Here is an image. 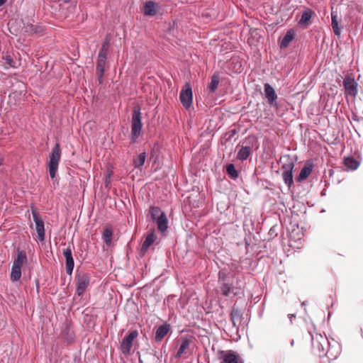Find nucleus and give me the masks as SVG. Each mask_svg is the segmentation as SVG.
<instances>
[{
  "instance_id": "obj_15",
  "label": "nucleus",
  "mask_w": 363,
  "mask_h": 363,
  "mask_svg": "<svg viewBox=\"0 0 363 363\" xmlns=\"http://www.w3.org/2000/svg\"><path fill=\"white\" fill-rule=\"evenodd\" d=\"M157 4L152 1H146L143 5V13L145 16H153L157 14Z\"/></svg>"
},
{
  "instance_id": "obj_27",
  "label": "nucleus",
  "mask_w": 363,
  "mask_h": 363,
  "mask_svg": "<svg viewBox=\"0 0 363 363\" xmlns=\"http://www.w3.org/2000/svg\"><path fill=\"white\" fill-rule=\"evenodd\" d=\"M344 164L350 170H355L359 167V162L352 157L345 158Z\"/></svg>"
},
{
  "instance_id": "obj_19",
  "label": "nucleus",
  "mask_w": 363,
  "mask_h": 363,
  "mask_svg": "<svg viewBox=\"0 0 363 363\" xmlns=\"http://www.w3.org/2000/svg\"><path fill=\"white\" fill-rule=\"evenodd\" d=\"M331 26L334 32V34L337 36L340 35L342 28L339 26L338 17L337 13L331 12Z\"/></svg>"
},
{
  "instance_id": "obj_34",
  "label": "nucleus",
  "mask_w": 363,
  "mask_h": 363,
  "mask_svg": "<svg viewBox=\"0 0 363 363\" xmlns=\"http://www.w3.org/2000/svg\"><path fill=\"white\" fill-rule=\"evenodd\" d=\"M220 291L223 296H228L233 291V287L228 284L223 283L220 286Z\"/></svg>"
},
{
  "instance_id": "obj_32",
  "label": "nucleus",
  "mask_w": 363,
  "mask_h": 363,
  "mask_svg": "<svg viewBox=\"0 0 363 363\" xmlns=\"http://www.w3.org/2000/svg\"><path fill=\"white\" fill-rule=\"evenodd\" d=\"M146 158L145 152L140 153L138 157L134 160L133 164L135 167H140L145 163Z\"/></svg>"
},
{
  "instance_id": "obj_39",
  "label": "nucleus",
  "mask_w": 363,
  "mask_h": 363,
  "mask_svg": "<svg viewBox=\"0 0 363 363\" xmlns=\"http://www.w3.org/2000/svg\"><path fill=\"white\" fill-rule=\"evenodd\" d=\"M65 3H69L71 0H63Z\"/></svg>"
},
{
  "instance_id": "obj_25",
  "label": "nucleus",
  "mask_w": 363,
  "mask_h": 363,
  "mask_svg": "<svg viewBox=\"0 0 363 363\" xmlns=\"http://www.w3.org/2000/svg\"><path fill=\"white\" fill-rule=\"evenodd\" d=\"M113 230L111 228H106L102 233V238L107 246H110L112 242Z\"/></svg>"
},
{
  "instance_id": "obj_13",
  "label": "nucleus",
  "mask_w": 363,
  "mask_h": 363,
  "mask_svg": "<svg viewBox=\"0 0 363 363\" xmlns=\"http://www.w3.org/2000/svg\"><path fill=\"white\" fill-rule=\"evenodd\" d=\"M63 255L66 261V272L68 275H71L74 267V262L72 257V250L69 247L63 250Z\"/></svg>"
},
{
  "instance_id": "obj_4",
  "label": "nucleus",
  "mask_w": 363,
  "mask_h": 363,
  "mask_svg": "<svg viewBox=\"0 0 363 363\" xmlns=\"http://www.w3.org/2000/svg\"><path fill=\"white\" fill-rule=\"evenodd\" d=\"M217 357L220 363H243L239 355L233 350H218Z\"/></svg>"
},
{
  "instance_id": "obj_37",
  "label": "nucleus",
  "mask_w": 363,
  "mask_h": 363,
  "mask_svg": "<svg viewBox=\"0 0 363 363\" xmlns=\"http://www.w3.org/2000/svg\"><path fill=\"white\" fill-rule=\"evenodd\" d=\"M6 0H0V6H3L6 3Z\"/></svg>"
},
{
  "instance_id": "obj_31",
  "label": "nucleus",
  "mask_w": 363,
  "mask_h": 363,
  "mask_svg": "<svg viewBox=\"0 0 363 363\" xmlns=\"http://www.w3.org/2000/svg\"><path fill=\"white\" fill-rule=\"evenodd\" d=\"M168 220L166 215L163 212H160V233H164L168 228Z\"/></svg>"
},
{
  "instance_id": "obj_7",
  "label": "nucleus",
  "mask_w": 363,
  "mask_h": 363,
  "mask_svg": "<svg viewBox=\"0 0 363 363\" xmlns=\"http://www.w3.org/2000/svg\"><path fill=\"white\" fill-rule=\"evenodd\" d=\"M138 336L137 330H132L130 333L125 336L121 343V350L123 354L128 355L130 354V350L133 346V340Z\"/></svg>"
},
{
  "instance_id": "obj_20",
  "label": "nucleus",
  "mask_w": 363,
  "mask_h": 363,
  "mask_svg": "<svg viewBox=\"0 0 363 363\" xmlns=\"http://www.w3.org/2000/svg\"><path fill=\"white\" fill-rule=\"evenodd\" d=\"M314 15V12L311 9H307L302 13L301 17L298 21V25L306 26L308 25L310 20Z\"/></svg>"
},
{
  "instance_id": "obj_41",
  "label": "nucleus",
  "mask_w": 363,
  "mask_h": 363,
  "mask_svg": "<svg viewBox=\"0 0 363 363\" xmlns=\"http://www.w3.org/2000/svg\"><path fill=\"white\" fill-rule=\"evenodd\" d=\"M289 318H292V317H294V315L293 314H290V315H289Z\"/></svg>"
},
{
  "instance_id": "obj_1",
  "label": "nucleus",
  "mask_w": 363,
  "mask_h": 363,
  "mask_svg": "<svg viewBox=\"0 0 363 363\" xmlns=\"http://www.w3.org/2000/svg\"><path fill=\"white\" fill-rule=\"evenodd\" d=\"M142 126L143 123L140 108L139 106H135L133 108L131 119L130 139L133 143H135L137 139L139 138L141 133Z\"/></svg>"
},
{
  "instance_id": "obj_12",
  "label": "nucleus",
  "mask_w": 363,
  "mask_h": 363,
  "mask_svg": "<svg viewBox=\"0 0 363 363\" xmlns=\"http://www.w3.org/2000/svg\"><path fill=\"white\" fill-rule=\"evenodd\" d=\"M311 335L312 347L317 350L319 352L325 350V346L328 344V340L325 337L320 334L316 333Z\"/></svg>"
},
{
  "instance_id": "obj_16",
  "label": "nucleus",
  "mask_w": 363,
  "mask_h": 363,
  "mask_svg": "<svg viewBox=\"0 0 363 363\" xmlns=\"http://www.w3.org/2000/svg\"><path fill=\"white\" fill-rule=\"evenodd\" d=\"M106 59L107 58H102V57H98L97 63H96V72H97V77H98L99 84L102 83L104 74V71H105V67H106Z\"/></svg>"
},
{
  "instance_id": "obj_38",
  "label": "nucleus",
  "mask_w": 363,
  "mask_h": 363,
  "mask_svg": "<svg viewBox=\"0 0 363 363\" xmlns=\"http://www.w3.org/2000/svg\"><path fill=\"white\" fill-rule=\"evenodd\" d=\"M242 70V68H241V65L240 64L239 65V67L236 69V72H240Z\"/></svg>"
},
{
  "instance_id": "obj_14",
  "label": "nucleus",
  "mask_w": 363,
  "mask_h": 363,
  "mask_svg": "<svg viewBox=\"0 0 363 363\" xmlns=\"http://www.w3.org/2000/svg\"><path fill=\"white\" fill-rule=\"evenodd\" d=\"M313 169V165L311 163L306 162L303 167L301 169L299 174L296 177V181L301 182L306 179L311 174Z\"/></svg>"
},
{
  "instance_id": "obj_8",
  "label": "nucleus",
  "mask_w": 363,
  "mask_h": 363,
  "mask_svg": "<svg viewBox=\"0 0 363 363\" xmlns=\"http://www.w3.org/2000/svg\"><path fill=\"white\" fill-rule=\"evenodd\" d=\"M294 167V164L291 161H289L287 163H285L282 165V177L284 181V183L289 186L291 187L293 184V169Z\"/></svg>"
},
{
  "instance_id": "obj_29",
  "label": "nucleus",
  "mask_w": 363,
  "mask_h": 363,
  "mask_svg": "<svg viewBox=\"0 0 363 363\" xmlns=\"http://www.w3.org/2000/svg\"><path fill=\"white\" fill-rule=\"evenodd\" d=\"M108 47H109V41H108V40H106L101 45V48L100 49L98 57H102V58H107V55H108Z\"/></svg>"
},
{
  "instance_id": "obj_2",
  "label": "nucleus",
  "mask_w": 363,
  "mask_h": 363,
  "mask_svg": "<svg viewBox=\"0 0 363 363\" xmlns=\"http://www.w3.org/2000/svg\"><path fill=\"white\" fill-rule=\"evenodd\" d=\"M61 157V150L59 143H56L52 148L49 157L48 169L52 179L55 177Z\"/></svg>"
},
{
  "instance_id": "obj_10",
  "label": "nucleus",
  "mask_w": 363,
  "mask_h": 363,
  "mask_svg": "<svg viewBox=\"0 0 363 363\" xmlns=\"http://www.w3.org/2000/svg\"><path fill=\"white\" fill-rule=\"evenodd\" d=\"M180 101L182 105L189 108L192 104V90L189 84H186L180 92Z\"/></svg>"
},
{
  "instance_id": "obj_26",
  "label": "nucleus",
  "mask_w": 363,
  "mask_h": 363,
  "mask_svg": "<svg viewBox=\"0 0 363 363\" xmlns=\"http://www.w3.org/2000/svg\"><path fill=\"white\" fill-rule=\"evenodd\" d=\"M242 313L238 308H233L230 313V319L234 326L240 322Z\"/></svg>"
},
{
  "instance_id": "obj_21",
  "label": "nucleus",
  "mask_w": 363,
  "mask_h": 363,
  "mask_svg": "<svg viewBox=\"0 0 363 363\" xmlns=\"http://www.w3.org/2000/svg\"><path fill=\"white\" fill-rule=\"evenodd\" d=\"M295 37V33L292 30H289L285 35L283 37L281 43H280V48H286L289 43L294 39Z\"/></svg>"
},
{
  "instance_id": "obj_28",
  "label": "nucleus",
  "mask_w": 363,
  "mask_h": 363,
  "mask_svg": "<svg viewBox=\"0 0 363 363\" xmlns=\"http://www.w3.org/2000/svg\"><path fill=\"white\" fill-rule=\"evenodd\" d=\"M21 277V268L12 266L11 272V280L12 281H18Z\"/></svg>"
},
{
  "instance_id": "obj_6",
  "label": "nucleus",
  "mask_w": 363,
  "mask_h": 363,
  "mask_svg": "<svg viewBox=\"0 0 363 363\" xmlns=\"http://www.w3.org/2000/svg\"><path fill=\"white\" fill-rule=\"evenodd\" d=\"M342 84L345 88L346 97L350 96L352 98H355L358 92V84L355 79L347 74L344 78Z\"/></svg>"
},
{
  "instance_id": "obj_9",
  "label": "nucleus",
  "mask_w": 363,
  "mask_h": 363,
  "mask_svg": "<svg viewBox=\"0 0 363 363\" xmlns=\"http://www.w3.org/2000/svg\"><path fill=\"white\" fill-rule=\"evenodd\" d=\"M32 216L35 222V228L37 232L38 239L40 242H43L44 241L45 237L44 222L40 217L39 214L33 210L32 211Z\"/></svg>"
},
{
  "instance_id": "obj_24",
  "label": "nucleus",
  "mask_w": 363,
  "mask_h": 363,
  "mask_svg": "<svg viewBox=\"0 0 363 363\" xmlns=\"http://www.w3.org/2000/svg\"><path fill=\"white\" fill-rule=\"evenodd\" d=\"M154 241L155 234L154 232L152 231L147 235L146 238L142 245L141 251L143 252L147 251L149 247L154 242Z\"/></svg>"
},
{
  "instance_id": "obj_36",
  "label": "nucleus",
  "mask_w": 363,
  "mask_h": 363,
  "mask_svg": "<svg viewBox=\"0 0 363 363\" xmlns=\"http://www.w3.org/2000/svg\"><path fill=\"white\" fill-rule=\"evenodd\" d=\"M4 59L6 60V63L8 64L10 67H15L14 62L11 56L8 55Z\"/></svg>"
},
{
  "instance_id": "obj_22",
  "label": "nucleus",
  "mask_w": 363,
  "mask_h": 363,
  "mask_svg": "<svg viewBox=\"0 0 363 363\" xmlns=\"http://www.w3.org/2000/svg\"><path fill=\"white\" fill-rule=\"evenodd\" d=\"M27 260L26 254L24 251H18L17 256L13 262L12 266L22 267L23 264Z\"/></svg>"
},
{
  "instance_id": "obj_40",
  "label": "nucleus",
  "mask_w": 363,
  "mask_h": 363,
  "mask_svg": "<svg viewBox=\"0 0 363 363\" xmlns=\"http://www.w3.org/2000/svg\"><path fill=\"white\" fill-rule=\"evenodd\" d=\"M294 343V341L292 340L291 342V345L293 346Z\"/></svg>"
},
{
  "instance_id": "obj_35",
  "label": "nucleus",
  "mask_w": 363,
  "mask_h": 363,
  "mask_svg": "<svg viewBox=\"0 0 363 363\" xmlns=\"http://www.w3.org/2000/svg\"><path fill=\"white\" fill-rule=\"evenodd\" d=\"M171 325L168 323L160 325V340L171 331Z\"/></svg>"
},
{
  "instance_id": "obj_11",
  "label": "nucleus",
  "mask_w": 363,
  "mask_h": 363,
  "mask_svg": "<svg viewBox=\"0 0 363 363\" xmlns=\"http://www.w3.org/2000/svg\"><path fill=\"white\" fill-rule=\"evenodd\" d=\"M264 91L268 104L274 108H278L277 95L274 88L268 83L264 84Z\"/></svg>"
},
{
  "instance_id": "obj_23",
  "label": "nucleus",
  "mask_w": 363,
  "mask_h": 363,
  "mask_svg": "<svg viewBox=\"0 0 363 363\" xmlns=\"http://www.w3.org/2000/svg\"><path fill=\"white\" fill-rule=\"evenodd\" d=\"M251 147L250 146L242 147L237 154V158L239 160H246L251 154Z\"/></svg>"
},
{
  "instance_id": "obj_33",
  "label": "nucleus",
  "mask_w": 363,
  "mask_h": 363,
  "mask_svg": "<svg viewBox=\"0 0 363 363\" xmlns=\"http://www.w3.org/2000/svg\"><path fill=\"white\" fill-rule=\"evenodd\" d=\"M219 84V78L216 75H213L211 77L210 84H208V89L211 92H214L217 89Z\"/></svg>"
},
{
  "instance_id": "obj_3",
  "label": "nucleus",
  "mask_w": 363,
  "mask_h": 363,
  "mask_svg": "<svg viewBox=\"0 0 363 363\" xmlns=\"http://www.w3.org/2000/svg\"><path fill=\"white\" fill-rule=\"evenodd\" d=\"M194 341L195 337L192 335L188 334L182 336L179 339V346L175 354V357L177 359L182 358L183 355L190 350Z\"/></svg>"
},
{
  "instance_id": "obj_5",
  "label": "nucleus",
  "mask_w": 363,
  "mask_h": 363,
  "mask_svg": "<svg viewBox=\"0 0 363 363\" xmlns=\"http://www.w3.org/2000/svg\"><path fill=\"white\" fill-rule=\"evenodd\" d=\"M76 293L79 296L84 294L90 283V277L85 272L77 273L75 276Z\"/></svg>"
},
{
  "instance_id": "obj_30",
  "label": "nucleus",
  "mask_w": 363,
  "mask_h": 363,
  "mask_svg": "<svg viewBox=\"0 0 363 363\" xmlns=\"http://www.w3.org/2000/svg\"><path fill=\"white\" fill-rule=\"evenodd\" d=\"M226 172L228 176L233 179H235L238 177V172L235 169V167L233 164H229L227 165Z\"/></svg>"
},
{
  "instance_id": "obj_17",
  "label": "nucleus",
  "mask_w": 363,
  "mask_h": 363,
  "mask_svg": "<svg viewBox=\"0 0 363 363\" xmlns=\"http://www.w3.org/2000/svg\"><path fill=\"white\" fill-rule=\"evenodd\" d=\"M157 320L155 316H150L147 319V324L150 330H152V333L155 335V339L157 342L159 341V325L157 323L153 324V320Z\"/></svg>"
},
{
  "instance_id": "obj_18",
  "label": "nucleus",
  "mask_w": 363,
  "mask_h": 363,
  "mask_svg": "<svg viewBox=\"0 0 363 363\" xmlns=\"http://www.w3.org/2000/svg\"><path fill=\"white\" fill-rule=\"evenodd\" d=\"M147 218L149 220L153 222L159 229V208L157 207L152 206Z\"/></svg>"
}]
</instances>
